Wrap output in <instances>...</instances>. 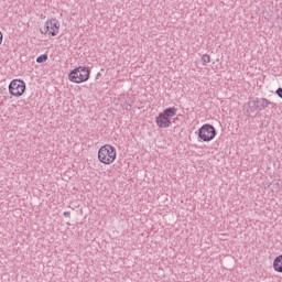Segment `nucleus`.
<instances>
[{"instance_id": "obj_11", "label": "nucleus", "mask_w": 282, "mask_h": 282, "mask_svg": "<svg viewBox=\"0 0 282 282\" xmlns=\"http://www.w3.org/2000/svg\"><path fill=\"white\" fill-rule=\"evenodd\" d=\"M203 65H206V63H210V55L204 54L202 56Z\"/></svg>"}, {"instance_id": "obj_10", "label": "nucleus", "mask_w": 282, "mask_h": 282, "mask_svg": "<svg viewBox=\"0 0 282 282\" xmlns=\"http://www.w3.org/2000/svg\"><path fill=\"white\" fill-rule=\"evenodd\" d=\"M46 61H47V54H42L36 58V63H45Z\"/></svg>"}, {"instance_id": "obj_4", "label": "nucleus", "mask_w": 282, "mask_h": 282, "mask_svg": "<svg viewBox=\"0 0 282 282\" xmlns=\"http://www.w3.org/2000/svg\"><path fill=\"white\" fill-rule=\"evenodd\" d=\"M9 93L11 96H15V98L21 97L22 94H25V82L21 79H13L9 84Z\"/></svg>"}, {"instance_id": "obj_7", "label": "nucleus", "mask_w": 282, "mask_h": 282, "mask_svg": "<svg viewBox=\"0 0 282 282\" xmlns=\"http://www.w3.org/2000/svg\"><path fill=\"white\" fill-rule=\"evenodd\" d=\"M156 124L160 127V129H167V127H171V119L164 117V115L160 113L156 117Z\"/></svg>"}, {"instance_id": "obj_8", "label": "nucleus", "mask_w": 282, "mask_h": 282, "mask_svg": "<svg viewBox=\"0 0 282 282\" xmlns=\"http://www.w3.org/2000/svg\"><path fill=\"white\" fill-rule=\"evenodd\" d=\"M161 115L166 117L167 120H171L173 116H177V108H174V107L166 108L163 112H161Z\"/></svg>"}, {"instance_id": "obj_14", "label": "nucleus", "mask_w": 282, "mask_h": 282, "mask_svg": "<svg viewBox=\"0 0 282 282\" xmlns=\"http://www.w3.org/2000/svg\"><path fill=\"white\" fill-rule=\"evenodd\" d=\"M70 213L69 212H64V217H69Z\"/></svg>"}, {"instance_id": "obj_2", "label": "nucleus", "mask_w": 282, "mask_h": 282, "mask_svg": "<svg viewBox=\"0 0 282 282\" xmlns=\"http://www.w3.org/2000/svg\"><path fill=\"white\" fill-rule=\"evenodd\" d=\"M89 74H91V70H89V68L84 67V66H79L77 68H74L69 75H68V80H70V83H87V80H89Z\"/></svg>"}, {"instance_id": "obj_12", "label": "nucleus", "mask_w": 282, "mask_h": 282, "mask_svg": "<svg viewBox=\"0 0 282 282\" xmlns=\"http://www.w3.org/2000/svg\"><path fill=\"white\" fill-rule=\"evenodd\" d=\"M275 94H276V96H279V98L282 99V88L281 87L275 90Z\"/></svg>"}, {"instance_id": "obj_1", "label": "nucleus", "mask_w": 282, "mask_h": 282, "mask_svg": "<svg viewBox=\"0 0 282 282\" xmlns=\"http://www.w3.org/2000/svg\"><path fill=\"white\" fill-rule=\"evenodd\" d=\"M116 148L109 144L101 147L98 151V160L101 164H113V162H116Z\"/></svg>"}, {"instance_id": "obj_6", "label": "nucleus", "mask_w": 282, "mask_h": 282, "mask_svg": "<svg viewBox=\"0 0 282 282\" xmlns=\"http://www.w3.org/2000/svg\"><path fill=\"white\" fill-rule=\"evenodd\" d=\"M270 105L274 104H272V101L268 100L267 98H257L249 101V108L251 109V111H261L262 109H267V107H270Z\"/></svg>"}, {"instance_id": "obj_13", "label": "nucleus", "mask_w": 282, "mask_h": 282, "mask_svg": "<svg viewBox=\"0 0 282 282\" xmlns=\"http://www.w3.org/2000/svg\"><path fill=\"white\" fill-rule=\"evenodd\" d=\"M3 43V33L0 32V45Z\"/></svg>"}, {"instance_id": "obj_5", "label": "nucleus", "mask_w": 282, "mask_h": 282, "mask_svg": "<svg viewBox=\"0 0 282 282\" xmlns=\"http://www.w3.org/2000/svg\"><path fill=\"white\" fill-rule=\"evenodd\" d=\"M58 30H61V22L56 19L47 20L44 24L45 34H50L51 36H56L58 34Z\"/></svg>"}, {"instance_id": "obj_9", "label": "nucleus", "mask_w": 282, "mask_h": 282, "mask_svg": "<svg viewBox=\"0 0 282 282\" xmlns=\"http://www.w3.org/2000/svg\"><path fill=\"white\" fill-rule=\"evenodd\" d=\"M273 270L274 272H279L280 274H282V254L278 256L273 260Z\"/></svg>"}, {"instance_id": "obj_3", "label": "nucleus", "mask_w": 282, "mask_h": 282, "mask_svg": "<svg viewBox=\"0 0 282 282\" xmlns=\"http://www.w3.org/2000/svg\"><path fill=\"white\" fill-rule=\"evenodd\" d=\"M215 135H217V130L212 124L206 123L198 130V138L203 142H210V140L215 139Z\"/></svg>"}]
</instances>
